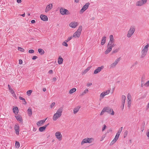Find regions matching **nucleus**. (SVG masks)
Returning a JSON list of instances; mask_svg holds the SVG:
<instances>
[{
  "mask_svg": "<svg viewBox=\"0 0 149 149\" xmlns=\"http://www.w3.org/2000/svg\"><path fill=\"white\" fill-rule=\"evenodd\" d=\"M20 146V144L19 142L16 141L15 147L16 148H19Z\"/></svg>",
  "mask_w": 149,
  "mask_h": 149,
  "instance_id": "37",
  "label": "nucleus"
},
{
  "mask_svg": "<svg viewBox=\"0 0 149 149\" xmlns=\"http://www.w3.org/2000/svg\"><path fill=\"white\" fill-rule=\"evenodd\" d=\"M146 136L148 137V139H149V129H148L147 131V132L146 133Z\"/></svg>",
  "mask_w": 149,
  "mask_h": 149,
  "instance_id": "43",
  "label": "nucleus"
},
{
  "mask_svg": "<svg viewBox=\"0 0 149 149\" xmlns=\"http://www.w3.org/2000/svg\"><path fill=\"white\" fill-rule=\"evenodd\" d=\"M17 120L19 121L20 122H22V117L19 115L15 116Z\"/></svg>",
  "mask_w": 149,
  "mask_h": 149,
  "instance_id": "29",
  "label": "nucleus"
},
{
  "mask_svg": "<svg viewBox=\"0 0 149 149\" xmlns=\"http://www.w3.org/2000/svg\"><path fill=\"white\" fill-rule=\"evenodd\" d=\"M116 46L115 42H108L107 45V49L104 52L106 54L109 53L112 50V48Z\"/></svg>",
  "mask_w": 149,
  "mask_h": 149,
  "instance_id": "4",
  "label": "nucleus"
},
{
  "mask_svg": "<svg viewBox=\"0 0 149 149\" xmlns=\"http://www.w3.org/2000/svg\"><path fill=\"white\" fill-rule=\"evenodd\" d=\"M106 95L105 94V93H104V92H102L100 95V100H102L104 97Z\"/></svg>",
  "mask_w": 149,
  "mask_h": 149,
  "instance_id": "32",
  "label": "nucleus"
},
{
  "mask_svg": "<svg viewBox=\"0 0 149 149\" xmlns=\"http://www.w3.org/2000/svg\"><path fill=\"white\" fill-rule=\"evenodd\" d=\"M67 42H63V43H62V45H63L64 46H65V47H68V44L67 43H66Z\"/></svg>",
  "mask_w": 149,
  "mask_h": 149,
  "instance_id": "42",
  "label": "nucleus"
},
{
  "mask_svg": "<svg viewBox=\"0 0 149 149\" xmlns=\"http://www.w3.org/2000/svg\"><path fill=\"white\" fill-rule=\"evenodd\" d=\"M49 124H48L47 125H45L44 126L42 127H40L39 128V130L40 132H43L44 131L45 129L47 127L48 125Z\"/></svg>",
  "mask_w": 149,
  "mask_h": 149,
  "instance_id": "23",
  "label": "nucleus"
},
{
  "mask_svg": "<svg viewBox=\"0 0 149 149\" xmlns=\"http://www.w3.org/2000/svg\"><path fill=\"white\" fill-rule=\"evenodd\" d=\"M55 135L56 138L59 141H61L62 140V136L60 132H56Z\"/></svg>",
  "mask_w": 149,
  "mask_h": 149,
  "instance_id": "13",
  "label": "nucleus"
},
{
  "mask_svg": "<svg viewBox=\"0 0 149 149\" xmlns=\"http://www.w3.org/2000/svg\"><path fill=\"white\" fill-rule=\"evenodd\" d=\"M105 112H107L109 114L112 115H113L114 114V112L112 109L108 107H105L100 113V116L102 115Z\"/></svg>",
  "mask_w": 149,
  "mask_h": 149,
  "instance_id": "1",
  "label": "nucleus"
},
{
  "mask_svg": "<svg viewBox=\"0 0 149 149\" xmlns=\"http://www.w3.org/2000/svg\"><path fill=\"white\" fill-rule=\"evenodd\" d=\"M119 51V49H116L113 51L112 52V54H115L118 52Z\"/></svg>",
  "mask_w": 149,
  "mask_h": 149,
  "instance_id": "39",
  "label": "nucleus"
},
{
  "mask_svg": "<svg viewBox=\"0 0 149 149\" xmlns=\"http://www.w3.org/2000/svg\"><path fill=\"white\" fill-rule=\"evenodd\" d=\"M34 52V50L33 49H30L29 51V52L30 53H33Z\"/></svg>",
  "mask_w": 149,
  "mask_h": 149,
  "instance_id": "48",
  "label": "nucleus"
},
{
  "mask_svg": "<svg viewBox=\"0 0 149 149\" xmlns=\"http://www.w3.org/2000/svg\"><path fill=\"white\" fill-rule=\"evenodd\" d=\"M94 19H95V18L93 17L92 18V19L94 20Z\"/></svg>",
  "mask_w": 149,
  "mask_h": 149,
  "instance_id": "64",
  "label": "nucleus"
},
{
  "mask_svg": "<svg viewBox=\"0 0 149 149\" xmlns=\"http://www.w3.org/2000/svg\"><path fill=\"white\" fill-rule=\"evenodd\" d=\"M19 98L20 100H23V104H24L26 105V102L25 101V99L24 98L20 96L19 97Z\"/></svg>",
  "mask_w": 149,
  "mask_h": 149,
  "instance_id": "35",
  "label": "nucleus"
},
{
  "mask_svg": "<svg viewBox=\"0 0 149 149\" xmlns=\"http://www.w3.org/2000/svg\"><path fill=\"white\" fill-rule=\"evenodd\" d=\"M131 95L129 94H128L127 96V104H128V107H130L131 106Z\"/></svg>",
  "mask_w": 149,
  "mask_h": 149,
  "instance_id": "19",
  "label": "nucleus"
},
{
  "mask_svg": "<svg viewBox=\"0 0 149 149\" xmlns=\"http://www.w3.org/2000/svg\"><path fill=\"white\" fill-rule=\"evenodd\" d=\"M36 130V129L35 128H33V131H35Z\"/></svg>",
  "mask_w": 149,
  "mask_h": 149,
  "instance_id": "62",
  "label": "nucleus"
},
{
  "mask_svg": "<svg viewBox=\"0 0 149 149\" xmlns=\"http://www.w3.org/2000/svg\"><path fill=\"white\" fill-rule=\"evenodd\" d=\"M73 38V37H72V36H71L70 37H69L67 40H65V41L66 42H68L70 40Z\"/></svg>",
  "mask_w": 149,
  "mask_h": 149,
  "instance_id": "40",
  "label": "nucleus"
},
{
  "mask_svg": "<svg viewBox=\"0 0 149 149\" xmlns=\"http://www.w3.org/2000/svg\"><path fill=\"white\" fill-rule=\"evenodd\" d=\"M14 129L15 131V133L17 135H18L19 134V127L17 125H15Z\"/></svg>",
  "mask_w": 149,
  "mask_h": 149,
  "instance_id": "21",
  "label": "nucleus"
},
{
  "mask_svg": "<svg viewBox=\"0 0 149 149\" xmlns=\"http://www.w3.org/2000/svg\"><path fill=\"white\" fill-rule=\"evenodd\" d=\"M82 29V26L81 25L79 26L77 31L73 34L72 37L74 38H79L80 36Z\"/></svg>",
  "mask_w": 149,
  "mask_h": 149,
  "instance_id": "5",
  "label": "nucleus"
},
{
  "mask_svg": "<svg viewBox=\"0 0 149 149\" xmlns=\"http://www.w3.org/2000/svg\"><path fill=\"white\" fill-rule=\"evenodd\" d=\"M79 0H74V1L76 3H78L79 2Z\"/></svg>",
  "mask_w": 149,
  "mask_h": 149,
  "instance_id": "57",
  "label": "nucleus"
},
{
  "mask_svg": "<svg viewBox=\"0 0 149 149\" xmlns=\"http://www.w3.org/2000/svg\"><path fill=\"white\" fill-rule=\"evenodd\" d=\"M109 37L110 40L109 42H115V39L113 35H110Z\"/></svg>",
  "mask_w": 149,
  "mask_h": 149,
  "instance_id": "25",
  "label": "nucleus"
},
{
  "mask_svg": "<svg viewBox=\"0 0 149 149\" xmlns=\"http://www.w3.org/2000/svg\"><path fill=\"white\" fill-rule=\"evenodd\" d=\"M88 90L87 88L84 91L80 94L81 96H83L85 94H86L88 93Z\"/></svg>",
  "mask_w": 149,
  "mask_h": 149,
  "instance_id": "34",
  "label": "nucleus"
},
{
  "mask_svg": "<svg viewBox=\"0 0 149 149\" xmlns=\"http://www.w3.org/2000/svg\"><path fill=\"white\" fill-rule=\"evenodd\" d=\"M107 127L106 125H103V127L102 128V131H103L104 130L106 129Z\"/></svg>",
  "mask_w": 149,
  "mask_h": 149,
  "instance_id": "46",
  "label": "nucleus"
},
{
  "mask_svg": "<svg viewBox=\"0 0 149 149\" xmlns=\"http://www.w3.org/2000/svg\"><path fill=\"white\" fill-rule=\"evenodd\" d=\"M17 2L18 3H21L22 2L21 0H17Z\"/></svg>",
  "mask_w": 149,
  "mask_h": 149,
  "instance_id": "53",
  "label": "nucleus"
},
{
  "mask_svg": "<svg viewBox=\"0 0 149 149\" xmlns=\"http://www.w3.org/2000/svg\"><path fill=\"white\" fill-rule=\"evenodd\" d=\"M8 87L9 90H10V89H12V88H11V87L9 85H8Z\"/></svg>",
  "mask_w": 149,
  "mask_h": 149,
  "instance_id": "54",
  "label": "nucleus"
},
{
  "mask_svg": "<svg viewBox=\"0 0 149 149\" xmlns=\"http://www.w3.org/2000/svg\"><path fill=\"white\" fill-rule=\"evenodd\" d=\"M105 137H102V139L100 140L101 141H102L104 138Z\"/></svg>",
  "mask_w": 149,
  "mask_h": 149,
  "instance_id": "61",
  "label": "nucleus"
},
{
  "mask_svg": "<svg viewBox=\"0 0 149 149\" xmlns=\"http://www.w3.org/2000/svg\"><path fill=\"white\" fill-rule=\"evenodd\" d=\"M22 63V61L21 59H19V63L20 64H21Z\"/></svg>",
  "mask_w": 149,
  "mask_h": 149,
  "instance_id": "51",
  "label": "nucleus"
},
{
  "mask_svg": "<svg viewBox=\"0 0 149 149\" xmlns=\"http://www.w3.org/2000/svg\"><path fill=\"white\" fill-rule=\"evenodd\" d=\"M125 99V96L124 95H122L121 97V105L120 106V108L122 110L124 109Z\"/></svg>",
  "mask_w": 149,
  "mask_h": 149,
  "instance_id": "14",
  "label": "nucleus"
},
{
  "mask_svg": "<svg viewBox=\"0 0 149 149\" xmlns=\"http://www.w3.org/2000/svg\"><path fill=\"white\" fill-rule=\"evenodd\" d=\"M135 27L134 26H131L129 30H128L127 34V36L128 38H130L133 34L135 31Z\"/></svg>",
  "mask_w": 149,
  "mask_h": 149,
  "instance_id": "6",
  "label": "nucleus"
},
{
  "mask_svg": "<svg viewBox=\"0 0 149 149\" xmlns=\"http://www.w3.org/2000/svg\"><path fill=\"white\" fill-rule=\"evenodd\" d=\"M13 111L14 113L16 115L18 113L19 110L17 107H15L13 109Z\"/></svg>",
  "mask_w": 149,
  "mask_h": 149,
  "instance_id": "27",
  "label": "nucleus"
},
{
  "mask_svg": "<svg viewBox=\"0 0 149 149\" xmlns=\"http://www.w3.org/2000/svg\"><path fill=\"white\" fill-rule=\"evenodd\" d=\"M92 66H90L89 67H88L86 69L84 70L82 72V74H86L91 68Z\"/></svg>",
  "mask_w": 149,
  "mask_h": 149,
  "instance_id": "24",
  "label": "nucleus"
},
{
  "mask_svg": "<svg viewBox=\"0 0 149 149\" xmlns=\"http://www.w3.org/2000/svg\"><path fill=\"white\" fill-rule=\"evenodd\" d=\"M104 68V66L103 65H102L100 67H97L96 69H95L94 70L93 74H96L99 73Z\"/></svg>",
  "mask_w": 149,
  "mask_h": 149,
  "instance_id": "16",
  "label": "nucleus"
},
{
  "mask_svg": "<svg viewBox=\"0 0 149 149\" xmlns=\"http://www.w3.org/2000/svg\"><path fill=\"white\" fill-rule=\"evenodd\" d=\"M106 37L105 36H104L102 38L101 43L102 45H103L105 44L106 42Z\"/></svg>",
  "mask_w": 149,
  "mask_h": 149,
  "instance_id": "30",
  "label": "nucleus"
},
{
  "mask_svg": "<svg viewBox=\"0 0 149 149\" xmlns=\"http://www.w3.org/2000/svg\"><path fill=\"white\" fill-rule=\"evenodd\" d=\"M10 92L11 93V94H12L13 96L15 97V98H17V96L16 95V94L15 93L13 89H11L10 90H9Z\"/></svg>",
  "mask_w": 149,
  "mask_h": 149,
  "instance_id": "31",
  "label": "nucleus"
},
{
  "mask_svg": "<svg viewBox=\"0 0 149 149\" xmlns=\"http://www.w3.org/2000/svg\"><path fill=\"white\" fill-rule=\"evenodd\" d=\"M78 22L75 21H73L70 22L69 24V26L72 28H76L78 25Z\"/></svg>",
  "mask_w": 149,
  "mask_h": 149,
  "instance_id": "12",
  "label": "nucleus"
},
{
  "mask_svg": "<svg viewBox=\"0 0 149 149\" xmlns=\"http://www.w3.org/2000/svg\"><path fill=\"white\" fill-rule=\"evenodd\" d=\"M63 59L61 56H59L58 59V63L59 64H61L63 63Z\"/></svg>",
  "mask_w": 149,
  "mask_h": 149,
  "instance_id": "28",
  "label": "nucleus"
},
{
  "mask_svg": "<svg viewBox=\"0 0 149 149\" xmlns=\"http://www.w3.org/2000/svg\"><path fill=\"white\" fill-rule=\"evenodd\" d=\"M46 89L45 88H43V91H44V92H45L46 91Z\"/></svg>",
  "mask_w": 149,
  "mask_h": 149,
  "instance_id": "59",
  "label": "nucleus"
},
{
  "mask_svg": "<svg viewBox=\"0 0 149 149\" xmlns=\"http://www.w3.org/2000/svg\"><path fill=\"white\" fill-rule=\"evenodd\" d=\"M120 61V58H118L116 59L114 62L110 65V68H112L115 67Z\"/></svg>",
  "mask_w": 149,
  "mask_h": 149,
  "instance_id": "15",
  "label": "nucleus"
},
{
  "mask_svg": "<svg viewBox=\"0 0 149 149\" xmlns=\"http://www.w3.org/2000/svg\"><path fill=\"white\" fill-rule=\"evenodd\" d=\"M148 0H139L135 3L137 7H141L145 5L147 2Z\"/></svg>",
  "mask_w": 149,
  "mask_h": 149,
  "instance_id": "9",
  "label": "nucleus"
},
{
  "mask_svg": "<svg viewBox=\"0 0 149 149\" xmlns=\"http://www.w3.org/2000/svg\"><path fill=\"white\" fill-rule=\"evenodd\" d=\"M94 139L93 138H86L84 139L81 142V145H83L86 143H91L94 141Z\"/></svg>",
  "mask_w": 149,
  "mask_h": 149,
  "instance_id": "7",
  "label": "nucleus"
},
{
  "mask_svg": "<svg viewBox=\"0 0 149 149\" xmlns=\"http://www.w3.org/2000/svg\"><path fill=\"white\" fill-rule=\"evenodd\" d=\"M38 52L41 54H44V51L41 49H38Z\"/></svg>",
  "mask_w": 149,
  "mask_h": 149,
  "instance_id": "36",
  "label": "nucleus"
},
{
  "mask_svg": "<svg viewBox=\"0 0 149 149\" xmlns=\"http://www.w3.org/2000/svg\"><path fill=\"white\" fill-rule=\"evenodd\" d=\"M60 13L62 15H69L70 14L69 11L63 7H61L59 9Z\"/></svg>",
  "mask_w": 149,
  "mask_h": 149,
  "instance_id": "8",
  "label": "nucleus"
},
{
  "mask_svg": "<svg viewBox=\"0 0 149 149\" xmlns=\"http://www.w3.org/2000/svg\"><path fill=\"white\" fill-rule=\"evenodd\" d=\"M38 57L36 56H33L32 57V59L35 60Z\"/></svg>",
  "mask_w": 149,
  "mask_h": 149,
  "instance_id": "50",
  "label": "nucleus"
},
{
  "mask_svg": "<svg viewBox=\"0 0 149 149\" xmlns=\"http://www.w3.org/2000/svg\"><path fill=\"white\" fill-rule=\"evenodd\" d=\"M128 134V132L127 130H126L125 131L124 134V137H125L126 136H127Z\"/></svg>",
  "mask_w": 149,
  "mask_h": 149,
  "instance_id": "45",
  "label": "nucleus"
},
{
  "mask_svg": "<svg viewBox=\"0 0 149 149\" xmlns=\"http://www.w3.org/2000/svg\"><path fill=\"white\" fill-rule=\"evenodd\" d=\"M53 80L54 81H56V78L55 77H54L53 78Z\"/></svg>",
  "mask_w": 149,
  "mask_h": 149,
  "instance_id": "56",
  "label": "nucleus"
},
{
  "mask_svg": "<svg viewBox=\"0 0 149 149\" xmlns=\"http://www.w3.org/2000/svg\"><path fill=\"white\" fill-rule=\"evenodd\" d=\"M27 113L29 116H31L32 115V110L31 108L29 107L27 110Z\"/></svg>",
  "mask_w": 149,
  "mask_h": 149,
  "instance_id": "26",
  "label": "nucleus"
},
{
  "mask_svg": "<svg viewBox=\"0 0 149 149\" xmlns=\"http://www.w3.org/2000/svg\"><path fill=\"white\" fill-rule=\"evenodd\" d=\"M80 108V106H77L74 108L73 110V114H76L79 111Z\"/></svg>",
  "mask_w": 149,
  "mask_h": 149,
  "instance_id": "18",
  "label": "nucleus"
},
{
  "mask_svg": "<svg viewBox=\"0 0 149 149\" xmlns=\"http://www.w3.org/2000/svg\"><path fill=\"white\" fill-rule=\"evenodd\" d=\"M63 111V108L62 107H60L57 110L53 116V120L54 121L56 120L61 116Z\"/></svg>",
  "mask_w": 149,
  "mask_h": 149,
  "instance_id": "3",
  "label": "nucleus"
},
{
  "mask_svg": "<svg viewBox=\"0 0 149 149\" xmlns=\"http://www.w3.org/2000/svg\"><path fill=\"white\" fill-rule=\"evenodd\" d=\"M41 19L44 21H47L48 20V18L47 16L41 14L40 15Z\"/></svg>",
  "mask_w": 149,
  "mask_h": 149,
  "instance_id": "20",
  "label": "nucleus"
},
{
  "mask_svg": "<svg viewBox=\"0 0 149 149\" xmlns=\"http://www.w3.org/2000/svg\"><path fill=\"white\" fill-rule=\"evenodd\" d=\"M55 102H53L50 105L51 108H52L55 106Z\"/></svg>",
  "mask_w": 149,
  "mask_h": 149,
  "instance_id": "47",
  "label": "nucleus"
},
{
  "mask_svg": "<svg viewBox=\"0 0 149 149\" xmlns=\"http://www.w3.org/2000/svg\"><path fill=\"white\" fill-rule=\"evenodd\" d=\"M123 127H121L120 129H119V130H120L121 131H122V129H123Z\"/></svg>",
  "mask_w": 149,
  "mask_h": 149,
  "instance_id": "60",
  "label": "nucleus"
},
{
  "mask_svg": "<svg viewBox=\"0 0 149 149\" xmlns=\"http://www.w3.org/2000/svg\"><path fill=\"white\" fill-rule=\"evenodd\" d=\"M76 91V89L75 88H73L70 89L69 91V93L70 94H72L74 93Z\"/></svg>",
  "mask_w": 149,
  "mask_h": 149,
  "instance_id": "33",
  "label": "nucleus"
},
{
  "mask_svg": "<svg viewBox=\"0 0 149 149\" xmlns=\"http://www.w3.org/2000/svg\"><path fill=\"white\" fill-rule=\"evenodd\" d=\"M32 92V90H29L27 92L26 94L28 96H29L31 95Z\"/></svg>",
  "mask_w": 149,
  "mask_h": 149,
  "instance_id": "38",
  "label": "nucleus"
},
{
  "mask_svg": "<svg viewBox=\"0 0 149 149\" xmlns=\"http://www.w3.org/2000/svg\"><path fill=\"white\" fill-rule=\"evenodd\" d=\"M121 132H122V131H120V130H118L114 138L112 140V141L111 142V143H110V145H113L115 143H116V141L118 139L119 137L120 134L121 133Z\"/></svg>",
  "mask_w": 149,
  "mask_h": 149,
  "instance_id": "10",
  "label": "nucleus"
},
{
  "mask_svg": "<svg viewBox=\"0 0 149 149\" xmlns=\"http://www.w3.org/2000/svg\"><path fill=\"white\" fill-rule=\"evenodd\" d=\"M20 15L22 16L23 17H24L25 16V13H24V14L22 15Z\"/></svg>",
  "mask_w": 149,
  "mask_h": 149,
  "instance_id": "58",
  "label": "nucleus"
},
{
  "mask_svg": "<svg viewBox=\"0 0 149 149\" xmlns=\"http://www.w3.org/2000/svg\"><path fill=\"white\" fill-rule=\"evenodd\" d=\"M18 50L23 52L24 51V49L23 48H22L20 47H18Z\"/></svg>",
  "mask_w": 149,
  "mask_h": 149,
  "instance_id": "41",
  "label": "nucleus"
},
{
  "mask_svg": "<svg viewBox=\"0 0 149 149\" xmlns=\"http://www.w3.org/2000/svg\"><path fill=\"white\" fill-rule=\"evenodd\" d=\"M92 84V83H87V86H91V85Z\"/></svg>",
  "mask_w": 149,
  "mask_h": 149,
  "instance_id": "52",
  "label": "nucleus"
},
{
  "mask_svg": "<svg viewBox=\"0 0 149 149\" xmlns=\"http://www.w3.org/2000/svg\"><path fill=\"white\" fill-rule=\"evenodd\" d=\"M89 3H87L83 6L82 9L80 11L79 13L80 14H82L88 8L89 6L90 5Z\"/></svg>",
  "mask_w": 149,
  "mask_h": 149,
  "instance_id": "11",
  "label": "nucleus"
},
{
  "mask_svg": "<svg viewBox=\"0 0 149 149\" xmlns=\"http://www.w3.org/2000/svg\"><path fill=\"white\" fill-rule=\"evenodd\" d=\"M53 73V71L52 70H50L48 72V73L49 74H52Z\"/></svg>",
  "mask_w": 149,
  "mask_h": 149,
  "instance_id": "49",
  "label": "nucleus"
},
{
  "mask_svg": "<svg viewBox=\"0 0 149 149\" xmlns=\"http://www.w3.org/2000/svg\"><path fill=\"white\" fill-rule=\"evenodd\" d=\"M53 8V5L52 3H49L47 5L45 9V12L47 13L48 11H49L51 9Z\"/></svg>",
  "mask_w": 149,
  "mask_h": 149,
  "instance_id": "17",
  "label": "nucleus"
},
{
  "mask_svg": "<svg viewBox=\"0 0 149 149\" xmlns=\"http://www.w3.org/2000/svg\"><path fill=\"white\" fill-rule=\"evenodd\" d=\"M149 48V44L147 43L146 45L143 46L141 52V58H144L147 54Z\"/></svg>",
  "mask_w": 149,
  "mask_h": 149,
  "instance_id": "2",
  "label": "nucleus"
},
{
  "mask_svg": "<svg viewBox=\"0 0 149 149\" xmlns=\"http://www.w3.org/2000/svg\"><path fill=\"white\" fill-rule=\"evenodd\" d=\"M35 22V21L34 20H32L31 21V23L32 24L34 23Z\"/></svg>",
  "mask_w": 149,
  "mask_h": 149,
  "instance_id": "55",
  "label": "nucleus"
},
{
  "mask_svg": "<svg viewBox=\"0 0 149 149\" xmlns=\"http://www.w3.org/2000/svg\"><path fill=\"white\" fill-rule=\"evenodd\" d=\"M45 122V120H41L38 122L36 124L38 126H41Z\"/></svg>",
  "mask_w": 149,
  "mask_h": 149,
  "instance_id": "22",
  "label": "nucleus"
},
{
  "mask_svg": "<svg viewBox=\"0 0 149 149\" xmlns=\"http://www.w3.org/2000/svg\"><path fill=\"white\" fill-rule=\"evenodd\" d=\"M27 15L29 16L30 15V14L29 13H27Z\"/></svg>",
  "mask_w": 149,
  "mask_h": 149,
  "instance_id": "63",
  "label": "nucleus"
},
{
  "mask_svg": "<svg viewBox=\"0 0 149 149\" xmlns=\"http://www.w3.org/2000/svg\"><path fill=\"white\" fill-rule=\"evenodd\" d=\"M104 92V93H105V94L106 95H107L108 94L110 93V90H107Z\"/></svg>",
  "mask_w": 149,
  "mask_h": 149,
  "instance_id": "44",
  "label": "nucleus"
}]
</instances>
